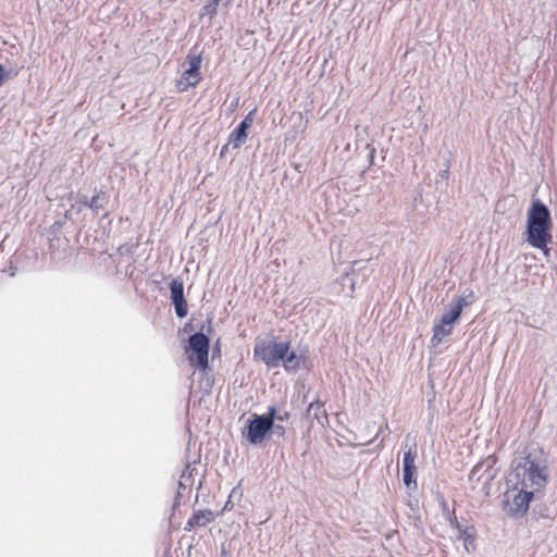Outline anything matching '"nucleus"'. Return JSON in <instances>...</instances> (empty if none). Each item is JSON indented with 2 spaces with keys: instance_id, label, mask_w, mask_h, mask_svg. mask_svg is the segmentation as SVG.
<instances>
[{
  "instance_id": "nucleus-8",
  "label": "nucleus",
  "mask_w": 557,
  "mask_h": 557,
  "mask_svg": "<svg viewBox=\"0 0 557 557\" xmlns=\"http://www.w3.org/2000/svg\"><path fill=\"white\" fill-rule=\"evenodd\" d=\"M404 459H403V480L404 484L410 488L417 487V473L418 469L416 466V459L418 456L417 444L404 445Z\"/></svg>"
},
{
  "instance_id": "nucleus-6",
  "label": "nucleus",
  "mask_w": 557,
  "mask_h": 557,
  "mask_svg": "<svg viewBox=\"0 0 557 557\" xmlns=\"http://www.w3.org/2000/svg\"><path fill=\"white\" fill-rule=\"evenodd\" d=\"M275 408L270 407L267 416H257L247 428L246 437L251 444H259L264 440L265 434L273 428Z\"/></svg>"
},
{
  "instance_id": "nucleus-2",
  "label": "nucleus",
  "mask_w": 557,
  "mask_h": 557,
  "mask_svg": "<svg viewBox=\"0 0 557 557\" xmlns=\"http://www.w3.org/2000/svg\"><path fill=\"white\" fill-rule=\"evenodd\" d=\"M511 476L512 479L509 482L521 490L532 492L533 495L543 491L548 481L546 466H541L536 456L532 453L524 454L515 467Z\"/></svg>"
},
{
  "instance_id": "nucleus-22",
  "label": "nucleus",
  "mask_w": 557,
  "mask_h": 557,
  "mask_svg": "<svg viewBox=\"0 0 557 557\" xmlns=\"http://www.w3.org/2000/svg\"><path fill=\"white\" fill-rule=\"evenodd\" d=\"M276 429H278V431L284 432V428H282V426H280V425H276Z\"/></svg>"
},
{
  "instance_id": "nucleus-10",
  "label": "nucleus",
  "mask_w": 557,
  "mask_h": 557,
  "mask_svg": "<svg viewBox=\"0 0 557 557\" xmlns=\"http://www.w3.org/2000/svg\"><path fill=\"white\" fill-rule=\"evenodd\" d=\"M171 298L178 318H185L188 313L187 301L184 298V285L182 281L173 280L170 284Z\"/></svg>"
},
{
  "instance_id": "nucleus-21",
  "label": "nucleus",
  "mask_w": 557,
  "mask_h": 557,
  "mask_svg": "<svg viewBox=\"0 0 557 557\" xmlns=\"http://www.w3.org/2000/svg\"><path fill=\"white\" fill-rule=\"evenodd\" d=\"M451 523H455L457 527H459L456 516H454L453 519H450Z\"/></svg>"
},
{
  "instance_id": "nucleus-18",
  "label": "nucleus",
  "mask_w": 557,
  "mask_h": 557,
  "mask_svg": "<svg viewBox=\"0 0 557 557\" xmlns=\"http://www.w3.org/2000/svg\"><path fill=\"white\" fill-rule=\"evenodd\" d=\"M255 113H256V109L250 111L245 117L244 120L239 123V125H244L245 128L249 129L252 124H253V121H255Z\"/></svg>"
},
{
  "instance_id": "nucleus-14",
  "label": "nucleus",
  "mask_w": 557,
  "mask_h": 557,
  "mask_svg": "<svg viewBox=\"0 0 557 557\" xmlns=\"http://www.w3.org/2000/svg\"><path fill=\"white\" fill-rule=\"evenodd\" d=\"M284 362V368L287 371L296 370L299 367V358L294 351L288 350L285 356V359H281Z\"/></svg>"
},
{
  "instance_id": "nucleus-13",
  "label": "nucleus",
  "mask_w": 557,
  "mask_h": 557,
  "mask_svg": "<svg viewBox=\"0 0 557 557\" xmlns=\"http://www.w3.org/2000/svg\"><path fill=\"white\" fill-rule=\"evenodd\" d=\"M221 0H209L202 8L200 17L208 16L209 18H213L216 15L218 7Z\"/></svg>"
},
{
  "instance_id": "nucleus-11",
  "label": "nucleus",
  "mask_w": 557,
  "mask_h": 557,
  "mask_svg": "<svg viewBox=\"0 0 557 557\" xmlns=\"http://www.w3.org/2000/svg\"><path fill=\"white\" fill-rule=\"evenodd\" d=\"M214 512L210 509H202L195 511L187 520L185 531H191L195 528L206 527L214 520Z\"/></svg>"
},
{
  "instance_id": "nucleus-3",
  "label": "nucleus",
  "mask_w": 557,
  "mask_h": 557,
  "mask_svg": "<svg viewBox=\"0 0 557 557\" xmlns=\"http://www.w3.org/2000/svg\"><path fill=\"white\" fill-rule=\"evenodd\" d=\"M210 339L202 332H197L189 336L185 345V354L189 364L200 371L209 368Z\"/></svg>"
},
{
  "instance_id": "nucleus-5",
  "label": "nucleus",
  "mask_w": 557,
  "mask_h": 557,
  "mask_svg": "<svg viewBox=\"0 0 557 557\" xmlns=\"http://www.w3.org/2000/svg\"><path fill=\"white\" fill-rule=\"evenodd\" d=\"M290 348L288 342H260L256 344L253 354L269 367H276L281 359H285Z\"/></svg>"
},
{
  "instance_id": "nucleus-4",
  "label": "nucleus",
  "mask_w": 557,
  "mask_h": 557,
  "mask_svg": "<svg viewBox=\"0 0 557 557\" xmlns=\"http://www.w3.org/2000/svg\"><path fill=\"white\" fill-rule=\"evenodd\" d=\"M533 498L532 492L512 485L505 493L504 510L511 517H522L528 512Z\"/></svg>"
},
{
  "instance_id": "nucleus-15",
  "label": "nucleus",
  "mask_w": 557,
  "mask_h": 557,
  "mask_svg": "<svg viewBox=\"0 0 557 557\" xmlns=\"http://www.w3.org/2000/svg\"><path fill=\"white\" fill-rule=\"evenodd\" d=\"M307 412H308V414L313 412V417L318 420L321 417H326V412L324 410V405L320 400H314V401L310 403L308 406Z\"/></svg>"
},
{
  "instance_id": "nucleus-17",
  "label": "nucleus",
  "mask_w": 557,
  "mask_h": 557,
  "mask_svg": "<svg viewBox=\"0 0 557 557\" xmlns=\"http://www.w3.org/2000/svg\"><path fill=\"white\" fill-rule=\"evenodd\" d=\"M468 305L469 302L466 300L465 297H459L457 298L455 305L450 310H458V317L460 318L463 308L467 307Z\"/></svg>"
},
{
  "instance_id": "nucleus-1",
  "label": "nucleus",
  "mask_w": 557,
  "mask_h": 557,
  "mask_svg": "<svg viewBox=\"0 0 557 557\" xmlns=\"http://www.w3.org/2000/svg\"><path fill=\"white\" fill-rule=\"evenodd\" d=\"M552 227L548 208L540 199H534L528 212L527 240L532 247L542 250L545 257H549L548 244L553 239Z\"/></svg>"
},
{
  "instance_id": "nucleus-20",
  "label": "nucleus",
  "mask_w": 557,
  "mask_h": 557,
  "mask_svg": "<svg viewBox=\"0 0 557 557\" xmlns=\"http://www.w3.org/2000/svg\"><path fill=\"white\" fill-rule=\"evenodd\" d=\"M5 77H7V75H5L4 67L0 64V86L4 82Z\"/></svg>"
},
{
  "instance_id": "nucleus-19",
  "label": "nucleus",
  "mask_w": 557,
  "mask_h": 557,
  "mask_svg": "<svg viewBox=\"0 0 557 557\" xmlns=\"http://www.w3.org/2000/svg\"><path fill=\"white\" fill-rule=\"evenodd\" d=\"M289 412L288 411H283V412H276L275 411V417H274V420H277V421H286L289 419Z\"/></svg>"
},
{
  "instance_id": "nucleus-16",
  "label": "nucleus",
  "mask_w": 557,
  "mask_h": 557,
  "mask_svg": "<svg viewBox=\"0 0 557 557\" xmlns=\"http://www.w3.org/2000/svg\"><path fill=\"white\" fill-rule=\"evenodd\" d=\"M99 199H100V194H97V195L92 196L90 200L85 199L83 201V203L86 207L90 208L91 210L97 211L99 208H102V205L99 202Z\"/></svg>"
},
{
  "instance_id": "nucleus-9",
  "label": "nucleus",
  "mask_w": 557,
  "mask_h": 557,
  "mask_svg": "<svg viewBox=\"0 0 557 557\" xmlns=\"http://www.w3.org/2000/svg\"><path fill=\"white\" fill-rule=\"evenodd\" d=\"M459 319L458 310H449L444 313L438 323L433 327L431 343L433 346L440 345L444 337L451 334L453 324Z\"/></svg>"
},
{
  "instance_id": "nucleus-7",
  "label": "nucleus",
  "mask_w": 557,
  "mask_h": 557,
  "mask_svg": "<svg viewBox=\"0 0 557 557\" xmlns=\"http://www.w3.org/2000/svg\"><path fill=\"white\" fill-rule=\"evenodd\" d=\"M201 55H188L189 69H187L182 77L176 81L175 87L178 92L187 91L191 87H196L202 79L200 67H201Z\"/></svg>"
},
{
  "instance_id": "nucleus-12",
  "label": "nucleus",
  "mask_w": 557,
  "mask_h": 557,
  "mask_svg": "<svg viewBox=\"0 0 557 557\" xmlns=\"http://www.w3.org/2000/svg\"><path fill=\"white\" fill-rule=\"evenodd\" d=\"M247 137L248 129L245 128L244 125L238 124L228 136V145H232L233 149H237L246 143Z\"/></svg>"
}]
</instances>
